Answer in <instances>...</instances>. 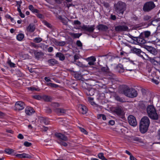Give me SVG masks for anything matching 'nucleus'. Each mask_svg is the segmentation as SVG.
I'll list each match as a JSON object with an SVG mask.
<instances>
[{"label":"nucleus","mask_w":160,"mask_h":160,"mask_svg":"<svg viewBox=\"0 0 160 160\" xmlns=\"http://www.w3.org/2000/svg\"><path fill=\"white\" fill-rule=\"evenodd\" d=\"M16 157L20 158H30L32 156L29 154L23 153L21 154H17L16 155Z\"/></svg>","instance_id":"17"},{"label":"nucleus","mask_w":160,"mask_h":160,"mask_svg":"<svg viewBox=\"0 0 160 160\" xmlns=\"http://www.w3.org/2000/svg\"><path fill=\"white\" fill-rule=\"evenodd\" d=\"M48 86H49L50 87H52V88H56L58 87V85L57 84H54V83H49L48 84Z\"/></svg>","instance_id":"43"},{"label":"nucleus","mask_w":160,"mask_h":160,"mask_svg":"<svg viewBox=\"0 0 160 160\" xmlns=\"http://www.w3.org/2000/svg\"><path fill=\"white\" fill-rule=\"evenodd\" d=\"M150 124L148 118L147 116L143 117L140 123V130L142 133H145L148 130Z\"/></svg>","instance_id":"2"},{"label":"nucleus","mask_w":160,"mask_h":160,"mask_svg":"<svg viewBox=\"0 0 160 160\" xmlns=\"http://www.w3.org/2000/svg\"><path fill=\"white\" fill-rule=\"evenodd\" d=\"M94 90L92 88L87 90L86 91V93L88 95L92 96L94 94Z\"/></svg>","instance_id":"31"},{"label":"nucleus","mask_w":160,"mask_h":160,"mask_svg":"<svg viewBox=\"0 0 160 160\" xmlns=\"http://www.w3.org/2000/svg\"><path fill=\"white\" fill-rule=\"evenodd\" d=\"M40 122L42 123H44L45 125L48 124L49 123L48 120L45 118H42L40 119Z\"/></svg>","instance_id":"32"},{"label":"nucleus","mask_w":160,"mask_h":160,"mask_svg":"<svg viewBox=\"0 0 160 160\" xmlns=\"http://www.w3.org/2000/svg\"><path fill=\"white\" fill-rule=\"evenodd\" d=\"M141 91L142 92V93L143 96H145L146 95V90L144 89H142L141 90Z\"/></svg>","instance_id":"58"},{"label":"nucleus","mask_w":160,"mask_h":160,"mask_svg":"<svg viewBox=\"0 0 160 160\" xmlns=\"http://www.w3.org/2000/svg\"><path fill=\"white\" fill-rule=\"evenodd\" d=\"M143 59L146 60H149L152 63H154L156 62V61L153 58L149 57L148 55L146 54V56H145Z\"/></svg>","instance_id":"28"},{"label":"nucleus","mask_w":160,"mask_h":160,"mask_svg":"<svg viewBox=\"0 0 160 160\" xmlns=\"http://www.w3.org/2000/svg\"><path fill=\"white\" fill-rule=\"evenodd\" d=\"M110 19L113 20H115L116 19V16L115 15L111 14L110 15Z\"/></svg>","instance_id":"57"},{"label":"nucleus","mask_w":160,"mask_h":160,"mask_svg":"<svg viewBox=\"0 0 160 160\" xmlns=\"http://www.w3.org/2000/svg\"><path fill=\"white\" fill-rule=\"evenodd\" d=\"M126 4L121 1H119L114 5V10L118 15H122L126 8Z\"/></svg>","instance_id":"1"},{"label":"nucleus","mask_w":160,"mask_h":160,"mask_svg":"<svg viewBox=\"0 0 160 160\" xmlns=\"http://www.w3.org/2000/svg\"><path fill=\"white\" fill-rule=\"evenodd\" d=\"M109 124L112 125H113L115 124V122L114 120H111L109 122Z\"/></svg>","instance_id":"64"},{"label":"nucleus","mask_w":160,"mask_h":160,"mask_svg":"<svg viewBox=\"0 0 160 160\" xmlns=\"http://www.w3.org/2000/svg\"><path fill=\"white\" fill-rule=\"evenodd\" d=\"M151 18V16L148 15H146L144 16L143 19L144 21H148Z\"/></svg>","instance_id":"47"},{"label":"nucleus","mask_w":160,"mask_h":160,"mask_svg":"<svg viewBox=\"0 0 160 160\" xmlns=\"http://www.w3.org/2000/svg\"><path fill=\"white\" fill-rule=\"evenodd\" d=\"M80 109L81 110V112L82 114H85L86 113L87 109L86 106L81 105L80 107Z\"/></svg>","instance_id":"27"},{"label":"nucleus","mask_w":160,"mask_h":160,"mask_svg":"<svg viewBox=\"0 0 160 160\" xmlns=\"http://www.w3.org/2000/svg\"><path fill=\"white\" fill-rule=\"evenodd\" d=\"M55 56L57 58H59V60L63 61L65 59V57L64 55L61 52H58L56 54Z\"/></svg>","instance_id":"22"},{"label":"nucleus","mask_w":160,"mask_h":160,"mask_svg":"<svg viewBox=\"0 0 160 160\" xmlns=\"http://www.w3.org/2000/svg\"><path fill=\"white\" fill-rule=\"evenodd\" d=\"M128 121L131 125L135 127L137 125V122L135 117L133 115H130L128 117Z\"/></svg>","instance_id":"9"},{"label":"nucleus","mask_w":160,"mask_h":160,"mask_svg":"<svg viewBox=\"0 0 160 160\" xmlns=\"http://www.w3.org/2000/svg\"><path fill=\"white\" fill-rule=\"evenodd\" d=\"M46 110L47 112L48 113H51L52 112V110L50 108L46 107Z\"/></svg>","instance_id":"59"},{"label":"nucleus","mask_w":160,"mask_h":160,"mask_svg":"<svg viewBox=\"0 0 160 160\" xmlns=\"http://www.w3.org/2000/svg\"><path fill=\"white\" fill-rule=\"evenodd\" d=\"M144 38L141 37L140 34L139 37L138 38L136 42L139 44L142 45L145 43L146 42V41L145 40Z\"/></svg>","instance_id":"16"},{"label":"nucleus","mask_w":160,"mask_h":160,"mask_svg":"<svg viewBox=\"0 0 160 160\" xmlns=\"http://www.w3.org/2000/svg\"><path fill=\"white\" fill-rule=\"evenodd\" d=\"M79 58V56L77 54H75L74 56V61L73 62V63H75L76 62V60L78 59Z\"/></svg>","instance_id":"46"},{"label":"nucleus","mask_w":160,"mask_h":160,"mask_svg":"<svg viewBox=\"0 0 160 160\" xmlns=\"http://www.w3.org/2000/svg\"><path fill=\"white\" fill-rule=\"evenodd\" d=\"M58 45L60 46H63L65 44V42L64 41L58 42L57 43Z\"/></svg>","instance_id":"51"},{"label":"nucleus","mask_w":160,"mask_h":160,"mask_svg":"<svg viewBox=\"0 0 160 160\" xmlns=\"http://www.w3.org/2000/svg\"><path fill=\"white\" fill-rule=\"evenodd\" d=\"M128 36L130 38H131L133 40L137 42V39H138V37H134L130 34Z\"/></svg>","instance_id":"48"},{"label":"nucleus","mask_w":160,"mask_h":160,"mask_svg":"<svg viewBox=\"0 0 160 160\" xmlns=\"http://www.w3.org/2000/svg\"><path fill=\"white\" fill-rule=\"evenodd\" d=\"M18 138L20 139H22L23 138V135L21 134H19L18 136Z\"/></svg>","instance_id":"63"},{"label":"nucleus","mask_w":160,"mask_h":160,"mask_svg":"<svg viewBox=\"0 0 160 160\" xmlns=\"http://www.w3.org/2000/svg\"><path fill=\"white\" fill-rule=\"evenodd\" d=\"M33 97L37 99L40 100L42 98V97L41 96L38 95H35L33 96Z\"/></svg>","instance_id":"54"},{"label":"nucleus","mask_w":160,"mask_h":160,"mask_svg":"<svg viewBox=\"0 0 160 160\" xmlns=\"http://www.w3.org/2000/svg\"><path fill=\"white\" fill-rule=\"evenodd\" d=\"M132 51L133 52L136 54L138 56L141 57L143 59L145 56H146V54L142 52L140 49L133 48L132 49Z\"/></svg>","instance_id":"7"},{"label":"nucleus","mask_w":160,"mask_h":160,"mask_svg":"<svg viewBox=\"0 0 160 160\" xmlns=\"http://www.w3.org/2000/svg\"><path fill=\"white\" fill-rule=\"evenodd\" d=\"M42 39L41 38L38 37L35 38L33 39V41L35 42L38 43L41 42L42 41Z\"/></svg>","instance_id":"39"},{"label":"nucleus","mask_w":160,"mask_h":160,"mask_svg":"<svg viewBox=\"0 0 160 160\" xmlns=\"http://www.w3.org/2000/svg\"><path fill=\"white\" fill-rule=\"evenodd\" d=\"M133 62L132 61L130 63L128 64L127 67H126V71H135L133 69V66L134 64Z\"/></svg>","instance_id":"15"},{"label":"nucleus","mask_w":160,"mask_h":160,"mask_svg":"<svg viewBox=\"0 0 160 160\" xmlns=\"http://www.w3.org/2000/svg\"><path fill=\"white\" fill-rule=\"evenodd\" d=\"M131 140L137 141L140 142L144 143L142 140L136 136H132L130 138Z\"/></svg>","instance_id":"21"},{"label":"nucleus","mask_w":160,"mask_h":160,"mask_svg":"<svg viewBox=\"0 0 160 160\" xmlns=\"http://www.w3.org/2000/svg\"><path fill=\"white\" fill-rule=\"evenodd\" d=\"M35 56L36 58H39L41 55V53L39 52H37L34 53Z\"/></svg>","instance_id":"50"},{"label":"nucleus","mask_w":160,"mask_h":160,"mask_svg":"<svg viewBox=\"0 0 160 160\" xmlns=\"http://www.w3.org/2000/svg\"><path fill=\"white\" fill-rule=\"evenodd\" d=\"M124 95L129 98H134L138 95L137 91L134 88H129L127 86L124 87L123 90Z\"/></svg>","instance_id":"4"},{"label":"nucleus","mask_w":160,"mask_h":160,"mask_svg":"<svg viewBox=\"0 0 160 160\" xmlns=\"http://www.w3.org/2000/svg\"><path fill=\"white\" fill-rule=\"evenodd\" d=\"M28 8L33 12L36 13H38L39 12V11L38 9L34 8L33 6L32 5H30L28 7Z\"/></svg>","instance_id":"29"},{"label":"nucleus","mask_w":160,"mask_h":160,"mask_svg":"<svg viewBox=\"0 0 160 160\" xmlns=\"http://www.w3.org/2000/svg\"><path fill=\"white\" fill-rule=\"evenodd\" d=\"M55 112L58 113H65L66 112V110L63 108H56L54 110Z\"/></svg>","instance_id":"25"},{"label":"nucleus","mask_w":160,"mask_h":160,"mask_svg":"<svg viewBox=\"0 0 160 160\" xmlns=\"http://www.w3.org/2000/svg\"><path fill=\"white\" fill-rule=\"evenodd\" d=\"M88 61H92L94 62H95L96 61V58L94 56H91L90 57H89L88 58Z\"/></svg>","instance_id":"45"},{"label":"nucleus","mask_w":160,"mask_h":160,"mask_svg":"<svg viewBox=\"0 0 160 160\" xmlns=\"http://www.w3.org/2000/svg\"><path fill=\"white\" fill-rule=\"evenodd\" d=\"M25 112L27 115L30 116L35 112V110L32 108L28 106L26 107Z\"/></svg>","instance_id":"13"},{"label":"nucleus","mask_w":160,"mask_h":160,"mask_svg":"<svg viewBox=\"0 0 160 160\" xmlns=\"http://www.w3.org/2000/svg\"><path fill=\"white\" fill-rule=\"evenodd\" d=\"M26 147H29L32 145V143L27 141L24 142L23 144Z\"/></svg>","instance_id":"49"},{"label":"nucleus","mask_w":160,"mask_h":160,"mask_svg":"<svg viewBox=\"0 0 160 160\" xmlns=\"http://www.w3.org/2000/svg\"><path fill=\"white\" fill-rule=\"evenodd\" d=\"M77 45L79 47H82V44L79 40H78L76 42Z\"/></svg>","instance_id":"53"},{"label":"nucleus","mask_w":160,"mask_h":160,"mask_svg":"<svg viewBox=\"0 0 160 160\" xmlns=\"http://www.w3.org/2000/svg\"><path fill=\"white\" fill-rule=\"evenodd\" d=\"M97 28L99 30H101L103 31H106L108 29L107 26L102 24H99L97 26Z\"/></svg>","instance_id":"14"},{"label":"nucleus","mask_w":160,"mask_h":160,"mask_svg":"<svg viewBox=\"0 0 160 160\" xmlns=\"http://www.w3.org/2000/svg\"><path fill=\"white\" fill-rule=\"evenodd\" d=\"M56 136L58 138L64 141H67L68 140V138L67 137L62 134L61 133H58L56 135Z\"/></svg>","instance_id":"18"},{"label":"nucleus","mask_w":160,"mask_h":160,"mask_svg":"<svg viewBox=\"0 0 160 160\" xmlns=\"http://www.w3.org/2000/svg\"><path fill=\"white\" fill-rule=\"evenodd\" d=\"M97 118L98 119L102 118L104 120H105L106 119V116L103 114H100L98 115Z\"/></svg>","instance_id":"37"},{"label":"nucleus","mask_w":160,"mask_h":160,"mask_svg":"<svg viewBox=\"0 0 160 160\" xmlns=\"http://www.w3.org/2000/svg\"><path fill=\"white\" fill-rule=\"evenodd\" d=\"M95 25H83L81 27L82 30L85 31H87L90 33L93 32L95 29Z\"/></svg>","instance_id":"8"},{"label":"nucleus","mask_w":160,"mask_h":160,"mask_svg":"<svg viewBox=\"0 0 160 160\" xmlns=\"http://www.w3.org/2000/svg\"><path fill=\"white\" fill-rule=\"evenodd\" d=\"M101 71L103 72H108L109 71V68L107 66L103 67L101 68Z\"/></svg>","instance_id":"41"},{"label":"nucleus","mask_w":160,"mask_h":160,"mask_svg":"<svg viewBox=\"0 0 160 160\" xmlns=\"http://www.w3.org/2000/svg\"><path fill=\"white\" fill-rule=\"evenodd\" d=\"M6 17L8 19H10L12 22L16 23V22L14 20V19L12 18L9 15H6Z\"/></svg>","instance_id":"42"},{"label":"nucleus","mask_w":160,"mask_h":160,"mask_svg":"<svg viewBox=\"0 0 160 160\" xmlns=\"http://www.w3.org/2000/svg\"><path fill=\"white\" fill-rule=\"evenodd\" d=\"M70 35L73 38H79V37L82 35V33H70Z\"/></svg>","instance_id":"26"},{"label":"nucleus","mask_w":160,"mask_h":160,"mask_svg":"<svg viewBox=\"0 0 160 160\" xmlns=\"http://www.w3.org/2000/svg\"><path fill=\"white\" fill-rule=\"evenodd\" d=\"M25 106L24 103L21 101H18L16 103L14 109L16 111H20L23 109Z\"/></svg>","instance_id":"6"},{"label":"nucleus","mask_w":160,"mask_h":160,"mask_svg":"<svg viewBox=\"0 0 160 160\" xmlns=\"http://www.w3.org/2000/svg\"><path fill=\"white\" fill-rule=\"evenodd\" d=\"M145 48L149 52L154 55H157L158 53L157 50L155 48L152 47L146 46H145Z\"/></svg>","instance_id":"10"},{"label":"nucleus","mask_w":160,"mask_h":160,"mask_svg":"<svg viewBox=\"0 0 160 160\" xmlns=\"http://www.w3.org/2000/svg\"><path fill=\"white\" fill-rule=\"evenodd\" d=\"M51 106L54 108L53 109L54 110L56 108H57L59 106V104L57 102H52L51 104Z\"/></svg>","instance_id":"34"},{"label":"nucleus","mask_w":160,"mask_h":160,"mask_svg":"<svg viewBox=\"0 0 160 160\" xmlns=\"http://www.w3.org/2000/svg\"><path fill=\"white\" fill-rule=\"evenodd\" d=\"M156 7L155 4L152 1L147 2L144 4L142 9L144 12H149Z\"/></svg>","instance_id":"5"},{"label":"nucleus","mask_w":160,"mask_h":160,"mask_svg":"<svg viewBox=\"0 0 160 160\" xmlns=\"http://www.w3.org/2000/svg\"><path fill=\"white\" fill-rule=\"evenodd\" d=\"M22 2L21 1H16L17 5L18 6V7L20 8L21 4L22 3Z\"/></svg>","instance_id":"61"},{"label":"nucleus","mask_w":160,"mask_h":160,"mask_svg":"<svg viewBox=\"0 0 160 160\" xmlns=\"http://www.w3.org/2000/svg\"><path fill=\"white\" fill-rule=\"evenodd\" d=\"M155 44L157 45L160 46V40L157 39L155 41Z\"/></svg>","instance_id":"55"},{"label":"nucleus","mask_w":160,"mask_h":160,"mask_svg":"<svg viewBox=\"0 0 160 160\" xmlns=\"http://www.w3.org/2000/svg\"><path fill=\"white\" fill-rule=\"evenodd\" d=\"M7 63L11 67L14 68L15 67V64L12 62L10 59L8 60Z\"/></svg>","instance_id":"40"},{"label":"nucleus","mask_w":160,"mask_h":160,"mask_svg":"<svg viewBox=\"0 0 160 160\" xmlns=\"http://www.w3.org/2000/svg\"><path fill=\"white\" fill-rule=\"evenodd\" d=\"M152 82L156 84H158L159 83V81L158 80L155 79L153 78L152 79Z\"/></svg>","instance_id":"60"},{"label":"nucleus","mask_w":160,"mask_h":160,"mask_svg":"<svg viewBox=\"0 0 160 160\" xmlns=\"http://www.w3.org/2000/svg\"><path fill=\"white\" fill-rule=\"evenodd\" d=\"M47 62L50 66H53L58 64V61L54 58L49 59L48 60Z\"/></svg>","instance_id":"19"},{"label":"nucleus","mask_w":160,"mask_h":160,"mask_svg":"<svg viewBox=\"0 0 160 160\" xmlns=\"http://www.w3.org/2000/svg\"><path fill=\"white\" fill-rule=\"evenodd\" d=\"M116 70L117 72L120 73L123 72L124 71V69L123 68V66L121 64H118L117 66Z\"/></svg>","instance_id":"23"},{"label":"nucleus","mask_w":160,"mask_h":160,"mask_svg":"<svg viewBox=\"0 0 160 160\" xmlns=\"http://www.w3.org/2000/svg\"><path fill=\"white\" fill-rule=\"evenodd\" d=\"M80 129L81 132H83L85 134H88L87 132L84 129L82 128H80Z\"/></svg>","instance_id":"52"},{"label":"nucleus","mask_w":160,"mask_h":160,"mask_svg":"<svg viewBox=\"0 0 160 160\" xmlns=\"http://www.w3.org/2000/svg\"><path fill=\"white\" fill-rule=\"evenodd\" d=\"M74 24L75 25H80L81 22L78 20H75L74 21Z\"/></svg>","instance_id":"62"},{"label":"nucleus","mask_w":160,"mask_h":160,"mask_svg":"<svg viewBox=\"0 0 160 160\" xmlns=\"http://www.w3.org/2000/svg\"><path fill=\"white\" fill-rule=\"evenodd\" d=\"M35 29V27L33 24H30L27 28L28 31L30 32H33Z\"/></svg>","instance_id":"24"},{"label":"nucleus","mask_w":160,"mask_h":160,"mask_svg":"<svg viewBox=\"0 0 160 160\" xmlns=\"http://www.w3.org/2000/svg\"><path fill=\"white\" fill-rule=\"evenodd\" d=\"M115 29L117 31H127L128 28L125 25H119L116 27Z\"/></svg>","instance_id":"11"},{"label":"nucleus","mask_w":160,"mask_h":160,"mask_svg":"<svg viewBox=\"0 0 160 160\" xmlns=\"http://www.w3.org/2000/svg\"><path fill=\"white\" fill-rule=\"evenodd\" d=\"M77 65L80 67H83L84 66L82 63L80 62H78L77 63L75 62V63Z\"/></svg>","instance_id":"56"},{"label":"nucleus","mask_w":160,"mask_h":160,"mask_svg":"<svg viewBox=\"0 0 160 160\" xmlns=\"http://www.w3.org/2000/svg\"><path fill=\"white\" fill-rule=\"evenodd\" d=\"M114 112L118 116L122 118L123 116V113L121 107H116L114 109Z\"/></svg>","instance_id":"12"},{"label":"nucleus","mask_w":160,"mask_h":160,"mask_svg":"<svg viewBox=\"0 0 160 160\" xmlns=\"http://www.w3.org/2000/svg\"><path fill=\"white\" fill-rule=\"evenodd\" d=\"M98 158L102 160H108L104 156L102 153H100L98 155Z\"/></svg>","instance_id":"36"},{"label":"nucleus","mask_w":160,"mask_h":160,"mask_svg":"<svg viewBox=\"0 0 160 160\" xmlns=\"http://www.w3.org/2000/svg\"><path fill=\"white\" fill-rule=\"evenodd\" d=\"M4 151L7 153L10 154L13 152L14 150L9 148H6L5 149Z\"/></svg>","instance_id":"38"},{"label":"nucleus","mask_w":160,"mask_h":160,"mask_svg":"<svg viewBox=\"0 0 160 160\" xmlns=\"http://www.w3.org/2000/svg\"><path fill=\"white\" fill-rule=\"evenodd\" d=\"M24 38V35L22 33L19 34L17 36V38L18 41H21Z\"/></svg>","instance_id":"35"},{"label":"nucleus","mask_w":160,"mask_h":160,"mask_svg":"<svg viewBox=\"0 0 160 160\" xmlns=\"http://www.w3.org/2000/svg\"><path fill=\"white\" fill-rule=\"evenodd\" d=\"M140 37L144 38H148L151 34V32L149 31H145L142 32L140 34Z\"/></svg>","instance_id":"20"},{"label":"nucleus","mask_w":160,"mask_h":160,"mask_svg":"<svg viewBox=\"0 0 160 160\" xmlns=\"http://www.w3.org/2000/svg\"><path fill=\"white\" fill-rule=\"evenodd\" d=\"M58 143L60 144L61 145H62L64 147H66L68 146V144L63 141H60L58 142Z\"/></svg>","instance_id":"44"},{"label":"nucleus","mask_w":160,"mask_h":160,"mask_svg":"<svg viewBox=\"0 0 160 160\" xmlns=\"http://www.w3.org/2000/svg\"><path fill=\"white\" fill-rule=\"evenodd\" d=\"M147 112L148 116L151 119L155 120L158 119V115L153 105H148L147 108Z\"/></svg>","instance_id":"3"},{"label":"nucleus","mask_w":160,"mask_h":160,"mask_svg":"<svg viewBox=\"0 0 160 160\" xmlns=\"http://www.w3.org/2000/svg\"><path fill=\"white\" fill-rule=\"evenodd\" d=\"M114 98L115 99L118 101L121 102H125L123 98L120 97L118 95H115L114 96Z\"/></svg>","instance_id":"30"},{"label":"nucleus","mask_w":160,"mask_h":160,"mask_svg":"<svg viewBox=\"0 0 160 160\" xmlns=\"http://www.w3.org/2000/svg\"><path fill=\"white\" fill-rule=\"evenodd\" d=\"M42 98L46 102H49L51 101V98L50 96L44 95L42 97Z\"/></svg>","instance_id":"33"}]
</instances>
